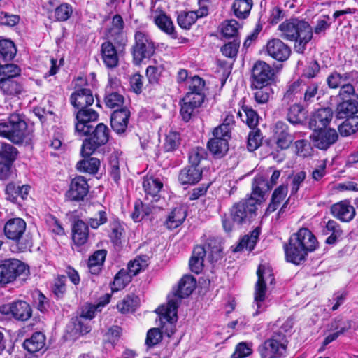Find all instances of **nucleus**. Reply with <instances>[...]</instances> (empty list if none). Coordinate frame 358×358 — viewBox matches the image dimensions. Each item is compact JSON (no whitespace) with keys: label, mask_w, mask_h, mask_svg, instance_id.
I'll use <instances>...</instances> for the list:
<instances>
[{"label":"nucleus","mask_w":358,"mask_h":358,"mask_svg":"<svg viewBox=\"0 0 358 358\" xmlns=\"http://www.w3.org/2000/svg\"><path fill=\"white\" fill-rule=\"evenodd\" d=\"M196 287V280L190 276H184L179 282L178 289L172 296L168 297V303L157 308L155 312L159 315L162 327L169 337L175 332L174 324L178 320V308L181 299L189 296Z\"/></svg>","instance_id":"nucleus-1"},{"label":"nucleus","mask_w":358,"mask_h":358,"mask_svg":"<svg viewBox=\"0 0 358 358\" xmlns=\"http://www.w3.org/2000/svg\"><path fill=\"white\" fill-rule=\"evenodd\" d=\"M317 246L314 234L307 228H301L284 245L285 258L287 262L300 264L305 261L308 252H313Z\"/></svg>","instance_id":"nucleus-2"},{"label":"nucleus","mask_w":358,"mask_h":358,"mask_svg":"<svg viewBox=\"0 0 358 358\" xmlns=\"http://www.w3.org/2000/svg\"><path fill=\"white\" fill-rule=\"evenodd\" d=\"M278 29L281 38L295 41L294 50L298 53H303L306 45L313 38V29L308 22L297 18L287 20L281 23Z\"/></svg>","instance_id":"nucleus-3"},{"label":"nucleus","mask_w":358,"mask_h":358,"mask_svg":"<svg viewBox=\"0 0 358 358\" xmlns=\"http://www.w3.org/2000/svg\"><path fill=\"white\" fill-rule=\"evenodd\" d=\"M0 136L15 144H21L29 143L33 135L24 120L18 114H12L7 122L0 123Z\"/></svg>","instance_id":"nucleus-4"},{"label":"nucleus","mask_w":358,"mask_h":358,"mask_svg":"<svg viewBox=\"0 0 358 358\" xmlns=\"http://www.w3.org/2000/svg\"><path fill=\"white\" fill-rule=\"evenodd\" d=\"M27 223L20 217L8 220L3 227V234L10 241L15 242L20 251L32 246V241L26 234Z\"/></svg>","instance_id":"nucleus-5"},{"label":"nucleus","mask_w":358,"mask_h":358,"mask_svg":"<svg viewBox=\"0 0 358 358\" xmlns=\"http://www.w3.org/2000/svg\"><path fill=\"white\" fill-rule=\"evenodd\" d=\"M257 275L258 280L255 287V303L257 306L254 315H257L260 313L266 310L264 301L266 292V283L269 282L271 285L273 284L275 278L272 273L271 268L268 266L259 265Z\"/></svg>","instance_id":"nucleus-6"},{"label":"nucleus","mask_w":358,"mask_h":358,"mask_svg":"<svg viewBox=\"0 0 358 358\" xmlns=\"http://www.w3.org/2000/svg\"><path fill=\"white\" fill-rule=\"evenodd\" d=\"M20 71L16 64H0V91L4 95L14 96L22 92V85L13 79L20 74Z\"/></svg>","instance_id":"nucleus-7"},{"label":"nucleus","mask_w":358,"mask_h":358,"mask_svg":"<svg viewBox=\"0 0 358 358\" xmlns=\"http://www.w3.org/2000/svg\"><path fill=\"white\" fill-rule=\"evenodd\" d=\"M287 345L286 335L274 331L272 335L258 347L262 358H279L284 355Z\"/></svg>","instance_id":"nucleus-8"},{"label":"nucleus","mask_w":358,"mask_h":358,"mask_svg":"<svg viewBox=\"0 0 358 358\" xmlns=\"http://www.w3.org/2000/svg\"><path fill=\"white\" fill-rule=\"evenodd\" d=\"M110 130L103 123L96 125L88 138L83 141L80 154L83 157H90L100 146L107 143L109 140Z\"/></svg>","instance_id":"nucleus-9"},{"label":"nucleus","mask_w":358,"mask_h":358,"mask_svg":"<svg viewBox=\"0 0 358 358\" xmlns=\"http://www.w3.org/2000/svg\"><path fill=\"white\" fill-rule=\"evenodd\" d=\"M135 43L132 47L134 59L141 62L145 58H150L155 51V45L151 37L145 32L136 31L134 34Z\"/></svg>","instance_id":"nucleus-10"},{"label":"nucleus","mask_w":358,"mask_h":358,"mask_svg":"<svg viewBox=\"0 0 358 358\" xmlns=\"http://www.w3.org/2000/svg\"><path fill=\"white\" fill-rule=\"evenodd\" d=\"M257 204V201L250 198L235 203L231 209V217L233 222L237 224L250 222L251 220L256 215Z\"/></svg>","instance_id":"nucleus-11"},{"label":"nucleus","mask_w":358,"mask_h":358,"mask_svg":"<svg viewBox=\"0 0 358 358\" xmlns=\"http://www.w3.org/2000/svg\"><path fill=\"white\" fill-rule=\"evenodd\" d=\"M213 138L208 141L207 147L215 158H221L229 150L228 140L231 138L229 130L226 126H219L213 130Z\"/></svg>","instance_id":"nucleus-12"},{"label":"nucleus","mask_w":358,"mask_h":358,"mask_svg":"<svg viewBox=\"0 0 358 358\" xmlns=\"http://www.w3.org/2000/svg\"><path fill=\"white\" fill-rule=\"evenodd\" d=\"M275 76L274 69L264 61H257L252 69L251 87H259L269 85Z\"/></svg>","instance_id":"nucleus-13"},{"label":"nucleus","mask_w":358,"mask_h":358,"mask_svg":"<svg viewBox=\"0 0 358 358\" xmlns=\"http://www.w3.org/2000/svg\"><path fill=\"white\" fill-rule=\"evenodd\" d=\"M24 265L17 259H8L0 264V284L13 282L24 270Z\"/></svg>","instance_id":"nucleus-14"},{"label":"nucleus","mask_w":358,"mask_h":358,"mask_svg":"<svg viewBox=\"0 0 358 358\" xmlns=\"http://www.w3.org/2000/svg\"><path fill=\"white\" fill-rule=\"evenodd\" d=\"M98 117V113L89 107L78 110L76 116V132L81 136L90 134L92 127L89 122L97 120Z\"/></svg>","instance_id":"nucleus-15"},{"label":"nucleus","mask_w":358,"mask_h":358,"mask_svg":"<svg viewBox=\"0 0 358 358\" xmlns=\"http://www.w3.org/2000/svg\"><path fill=\"white\" fill-rule=\"evenodd\" d=\"M338 135L334 129H323L313 131L310 136L313 145L320 150H327L338 140Z\"/></svg>","instance_id":"nucleus-16"},{"label":"nucleus","mask_w":358,"mask_h":358,"mask_svg":"<svg viewBox=\"0 0 358 358\" xmlns=\"http://www.w3.org/2000/svg\"><path fill=\"white\" fill-rule=\"evenodd\" d=\"M273 139L278 149L281 150L289 148L294 141L293 136L289 132L287 124L282 121H278L273 128Z\"/></svg>","instance_id":"nucleus-17"},{"label":"nucleus","mask_w":358,"mask_h":358,"mask_svg":"<svg viewBox=\"0 0 358 358\" xmlns=\"http://www.w3.org/2000/svg\"><path fill=\"white\" fill-rule=\"evenodd\" d=\"M89 192V185L85 177L79 176L74 178L70 184L66 196L71 201H82Z\"/></svg>","instance_id":"nucleus-18"},{"label":"nucleus","mask_w":358,"mask_h":358,"mask_svg":"<svg viewBox=\"0 0 358 358\" xmlns=\"http://www.w3.org/2000/svg\"><path fill=\"white\" fill-rule=\"evenodd\" d=\"M1 312L3 314L10 313L15 319L22 321H26L31 316L30 306L23 301L4 305L1 308Z\"/></svg>","instance_id":"nucleus-19"},{"label":"nucleus","mask_w":358,"mask_h":358,"mask_svg":"<svg viewBox=\"0 0 358 358\" xmlns=\"http://www.w3.org/2000/svg\"><path fill=\"white\" fill-rule=\"evenodd\" d=\"M71 103L78 110L88 108L94 102L92 92L89 88L76 87L70 97Z\"/></svg>","instance_id":"nucleus-20"},{"label":"nucleus","mask_w":358,"mask_h":358,"mask_svg":"<svg viewBox=\"0 0 358 358\" xmlns=\"http://www.w3.org/2000/svg\"><path fill=\"white\" fill-rule=\"evenodd\" d=\"M330 211L334 217L343 222H350L356 215L355 208L348 200H343L333 204Z\"/></svg>","instance_id":"nucleus-21"},{"label":"nucleus","mask_w":358,"mask_h":358,"mask_svg":"<svg viewBox=\"0 0 358 358\" xmlns=\"http://www.w3.org/2000/svg\"><path fill=\"white\" fill-rule=\"evenodd\" d=\"M266 52L272 58L279 61H286L290 56V48L278 38L269 40L266 44Z\"/></svg>","instance_id":"nucleus-22"},{"label":"nucleus","mask_w":358,"mask_h":358,"mask_svg":"<svg viewBox=\"0 0 358 358\" xmlns=\"http://www.w3.org/2000/svg\"><path fill=\"white\" fill-rule=\"evenodd\" d=\"M30 186L28 185H17L13 182L8 183L5 188L6 200L19 205L26 200L29 196Z\"/></svg>","instance_id":"nucleus-23"},{"label":"nucleus","mask_w":358,"mask_h":358,"mask_svg":"<svg viewBox=\"0 0 358 358\" xmlns=\"http://www.w3.org/2000/svg\"><path fill=\"white\" fill-rule=\"evenodd\" d=\"M130 111L127 108L116 109L110 117V125L118 135L125 134L128 127Z\"/></svg>","instance_id":"nucleus-24"},{"label":"nucleus","mask_w":358,"mask_h":358,"mask_svg":"<svg viewBox=\"0 0 358 358\" xmlns=\"http://www.w3.org/2000/svg\"><path fill=\"white\" fill-rule=\"evenodd\" d=\"M186 94L181 104L180 115L184 121L188 122L194 115L195 110L200 107L203 103L202 96L199 94Z\"/></svg>","instance_id":"nucleus-25"},{"label":"nucleus","mask_w":358,"mask_h":358,"mask_svg":"<svg viewBox=\"0 0 358 358\" xmlns=\"http://www.w3.org/2000/svg\"><path fill=\"white\" fill-rule=\"evenodd\" d=\"M332 117L333 111L330 108L318 109L310 118L309 128L313 131L326 129Z\"/></svg>","instance_id":"nucleus-26"},{"label":"nucleus","mask_w":358,"mask_h":358,"mask_svg":"<svg viewBox=\"0 0 358 358\" xmlns=\"http://www.w3.org/2000/svg\"><path fill=\"white\" fill-rule=\"evenodd\" d=\"M143 187L145 193V200L150 202L157 201L159 199V192L163 187V182L160 179L152 176H146L143 178Z\"/></svg>","instance_id":"nucleus-27"},{"label":"nucleus","mask_w":358,"mask_h":358,"mask_svg":"<svg viewBox=\"0 0 358 358\" xmlns=\"http://www.w3.org/2000/svg\"><path fill=\"white\" fill-rule=\"evenodd\" d=\"M271 189L268 180L263 175L259 174L253 179L252 191L250 198L259 203L264 199L265 193Z\"/></svg>","instance_id":"nucleus-28"},{"label":"nucleus","mask_w":358,"mask_h":358,"mask_svg":"<svg viewBox=\"0 0 358 358\" xmlns=\"http://www.w3.org/2000/svg\"><path fill=\"white\" fill-rule=\"evenodd\" d=\"M23 347L30 354L43 353L45 350V336L40 331L34 332L24 341Z\"/></svg>","instance_id":"nucleus-29"},{"label":"nucleus","mask_w":358,"mask_h":358,"mask_svg":"<svg viewBox=\"0 0 358 358\" xmlns=\"http://www.w3.org/2000/svg\"><path fill=\"white\" fill-rule=\"evenodd\" d=\"M202 178V170L192 165L182 169L178 174V180L182 185H194Z\"/></svg>","instance_id":"nucleus-30"},{"label":"nucleus","mask_w":358,"mask_h":358,"mask_svg":"<svg viewBox=\"0 0 358 358\" xmlns=\"http://www.w3.org/2000/svg\"><path fill=\"white\" fill-rule=\"evenodd\" d=\"M324 224L322 234L324 236H327L325 243L329 245L335 244L343 234L340 224L333 220H329L327 222H324Z\"/></svg>","instance_id":"nucleus-31"},{"label":"nucleus","mask_w":358,"mask_h":358,"mask_svg":"<svg viewBox=\"0 0 358 358\" xmlns=\"http://www.w3.org/2000/svg\"><path fill=\"white\" fill-rule=\"evenodd\" d=\"M101 57L105 65L110 69L118 65L119 58L117 50L111 42H104L101 45Z\"/></svg>","instance_id":"nucleus-32"},{"label":"nucleus","mask_w":358,"mask_h":358,"mask_svg":"<svg viewBox=\"0 0 358 358\" xmlns=\"http://www.w3.org/2000/svg\"><path fill=\"white\" fill-rule=\"evenodd\" d=\"M206 248V256L211 264L222 258V247L220 241L215 238H209L203 246Z\"/></svg>","instance_id":"nucleus-33"},{"label":"nucleus","mask_w":358,"mask_h":358,"mask_svg":"<svg viewBox=\"0 0 358 358\" xmlns=\"http://www.w3.org/2000/svg\"><path fill=\"white\" fill-rule=\"evenodd\" d=\"M107 255L105 249L98 250L90 256L87 262L89 271L93 275H98L102 271L103 266Z\"/></svg>","instance_id":"nucleus-34"},{"label":"nucleus","mask_w":358,"mask_h":358,"mask_svg":"<svg viewBox=\"0 0 358 358\" xmlns=\"http://www.w3.org/2000/svg\"><path fill=\"white\" fill-rule=\"evenodd\" d=\"M358 112V102L356 100H344L336 108V117L338 119H345L355 115Z\"/></svg>","instance_id":"nucleus-35"},{"label":"nucleus","mask_w":358,"mask_h":358,"mask_svg":"<svg viewBox=\"0 0 358 358\" xmlns=\"http://www.w3.org/2000/svg\"><path fill=\"white\" fill-rule=\"evenodd\" d=\"M187 217L184 207L180 206L174 208L168 215L164 224L169 229H174L180 226Z\"/></svg>","instance_id":"nucleus-36"},{"label":"nucleus","mask_w":358,"mask_h":358,"mask_svg":"<svg viewBox=\"0 0 358 358\" xmlns=\"http://www.w3.org/2000/svg\"><path fill=\"white\" fill-rule=\"evenodd\" d=\"M206 257V248L202 245L196 246L189 259V265L192 272L199 274L203 268L204 257Z\"/></svg>","instance_id":"nucleus-37"},{"label":"nucleus","mask_w":358,"mask_h":358,"mask_svg":"<svg viewBox=\"0 0 358 358\" xmlns=\"http://www.w3.org/2000/svg\"><path fill=\"white\" fill-rule=\"evenodd\" d=\"M72 232V238L75 244L82 245L87 242L89 235L88 225L83 220H78L75 222Z\"/></svg>","instance_id":"nucleus-38"},{"label":"nucleus","mask_w":358,"mask_h":358,"mask_svg":"<svg viewBox=\"0 0 358 358\" xmlns=\"http://www.w3.org/2000/svg\"><path fill=\"white\" fill-rule=\"evenodd\" d=\"M155 24L157 27L166 34L171 36L172 38L177 37L176 32L175 31L174 25L171 19L165 13H162L154 17Z\"/></svg>","instance_id":"nucleus-39"},{"label":"nucleus","mask_w":358,"mask_h":358,"mask_svg":"<svg viewBox=\"0 0 358 358\" xmlns=\"http://www.w3.org/2000/svg\"><path fill=\"white\" fill-rule=\"evenodd\" d=\"M124 27V23L121 15H115L112 19L111 27L108 30V37L115 41H121L123 37Z\"/></svg>","instance_id":"nucleus-40"},{"label":"nucleus","mask_w":358,"mask_h":358,"mask_svg":"<svg viewBox=\"0 0 358 358\" xmlns=\"http://www.w3.org/2000/svg\"><path fill=\"white\" fill-rule=\"evenodd\" d=\"M86 157V159L80 160L77 163V169L83 173H96L100 166V160L96 157Z\"/></svg>","instance_id":"nucleus-41"},{"label":"nucleus","mask_w":358,"mask_h":358,"mask_svg":"<svg viewBox=\"0 0 358 358\" xmlns=\"http://www.w3.org/2000/svg\"><path fill=\"white\" fill-rule=\"evenodd\" d=\"M287 194V186L280 185L278 188H276L272 194L271 201L266 209V213H271L275 211L279 205L280 204V203L284 200Z\"/></svg>","instance_id":"nucleus-42"},{"label":"nucleus","mask_w":358,"mask_h":358,"mask_svg":"<svg viewBox=\"0 0 358 358\" xmlns=\"http://www.w3.org/2000/svg\"><path fill=\"white\" fill-rule=\"evenodd\" d=\"M252 0H234L232 10L236 17L240 19L246 18L252 6Z\"/></svg>","instance_id":"nucleus-43"},{"label":"nucleus","mask_w":358,"mask_h":358,"mask_svg":"<svg viewBox=\"0 0 358 358\" xmlns=\"http://www.w3.org/2000/svg\"><path fill=\"white\" fill-rule=\"evenodd\" d=\"M350 78L351 75L350 73H341L337 71H334L328 76L327 83L330 88L336 89L341 87L346 82H349Z\"/></svg>","instance_id":"nucleus-44"},{"label":"nucleus","mask_w":358,"mask_h":358,"mask_svg":"<svg viewBox=\"0 0 358 358\" xmlns=\"http://www.w3.org/2000/svg\"><path fill=\"white\" fill-rule=\"evenodd\" d=\"M345 119L339 125L338 131L342 136H349L358 131V116Z\"/></svg>","instance_id":"nucleus-45"},{"label":"nucleus","mask_w":358,"mask_h":358,"mask_svg":"<svg viewBox=\"0 0 358 358\" xmlns=\"http://www.w3.org/2000/svg\"><path fill=\"white\" fill-rule=\"evenodd\" d=\"M17 52L13 41L10 40L0 41V57L5 62L11 61Z\"/></svg>","instance_id":"nucleus-46"},{"label":"nucleus","mask_w":358,"mask_h":358,"mask_svg":"<svg viewBox=\"0 0 358 358\" xmlns=\"http://www.w3.org/2000/svg\"><path fill=\"white\" fill-rule=\"evenodd\" d=\"M189 85V92L186 94L197 95L199 94L202 96L203 101H204V94L203 90L205 86L204 80L198 76H194L187 80Z\"/></svg>","instance_id":"nucleus-47"},{"label":"nucleus","mask_w":358,"mask_h":358,"mask_svg":"<svg viewBox=\"0 0 358 358\" xmlns=\"http://www.w3.org/2000/svg\"><path fill=\"white\" fill-rule=\"evenodd\" d=\"M138 304V298L134 295H127L117 304L118 310L124 314L135 310Z\"/></svg>","instance_id":"nucleus-48"},{"label":"nucleus","mask_w":358,"mask_h":358,"mask_svg":"<svg viewBox=\"0 0 358 358\" xmlns=\"http://www.w3.org/2000/svg\"><path fill=\"white\" fill-rule=\"evenodd\" d=\"M319 84L312 83L306 86L301 103L303 106H308L318 99Z\"/></svg>","instance_id":"nucleus-49"},{"label":"nucleus","mask_w":358,"mask_h":358,"mask_svg":"<svg viewBox=\"0 0 358 358\" xmlns=\"http://www.w3.org/2000/svg\"><path fill=\"white\" fill-rule=\"evenodd\" d=\"M199 18V13L194 11L182 12L178 16V25L185 29H189Z\"/></svg>","instance_id":"nucleus-50"},{"label":"nucleus","mask_w":358,"mask_h":358,"mask_svg":"<svg viewBox=\"0 0 358 358\" xmlns=\"http://www.w3.org/2000/svg\"><path fill=\"white\" fill-rule=\"evenodd\" d=\"M131 280L130 275L124 269H121L115 276L112 283L113 292L124 289Z\"/></svg>","instance_id":"nucleus-51"},{"label":"nucleus","mask_w":358,"mask_h":358,"mask_svg":"<svg viewBox=\"0 0 358 358\" xmlns=\"http://www.w3.org/2000/svg\"><path fill=\"white\" fill-rule=\"evenodd\" d=\"M148 266L147 257H139L128 263L127 273L130 275L131 278L136 275L141 270L145 268Z\"/></svg>","instance_id":"nucleus-52"},{"label":"nucleus","mask_w":358,"mask_h":358,"mask_svg":"<svg viewBox=\"0 0 358 358\" xmlns=\"http://www.w3.org/2000/svg\"><path fill=\"white\" fill-rule=\"evenodd\" d=\"M105 103L110 108H121L124 104V98L118 92L106 91L104 98Z\"/></svg>","instance_id":"nucleus-53"},{"label":"nucleus","mask_w":358,"mask_h":358,"mask_svg":"<svg viewBox=\"0 0 358 358\" xmlns=\"http://www.w3.org/2000/svg\"><path fill=\"white\" fill-rule=\"evenodd\" d=\"M180 135L175 131H170L166 136L164 148L166 152L176 150L180 144Z\"/></svg>","instance_id":"nucleus-54"},{"label":"nucleus","mask_w":358,"mask_h":358,"mask_svg":"<svg viewBox=\"0 0 358 358\" xmlns=\"http://www.w3.org/2000/svg\"><path fill=\"white\" fill-rule=\"evenodd\" d=\"M207 157L206 149L202 147L192 148L189 152V163L194 166L199 167L200 162Z\"/></svg>","instance_id":"nucleus-55"},{"label":"nucleus","mask_w":358,"mask_h":358,"mask_svg":"<svg viewBox=\"0 0 358 358\" xmlns=\"http://www.w3.org/2000/svg\"><path fill=\"white\" fill-rule=\"evenodd\" d=\"M17 155V150L11 144L3 143L0 150V159L13 162Z\"/></svg>","instance_id":"nucleus-56"},{"label":"nucleus","mask_w":358,"mask_h":358,"mask_svg":"<svg viewBox=\"0 0 358 358\" xmlns=\"http://www.w3.org/2000/svg\"><path fill=\"white\" fill-rule=\"evenodd\" d=\"M295 152L301 157H308L312 155L313 148L308 140H297L294 143Z\"/></svg>","instance_id":"nucleus-57"},{"label":"nucleus","mask_w":358,"mask_h":358,"mask_svg":"<svg viewBox=\"0 0 358 358\" xmlns=\"http://www.w3.org/2000/svg\"><path fill=\"white\" fill-rule=\"evenodd\" d=\"M302 108L299 105L292 106L287 113V120L294 125L301 124L303 122V116L301 113Z\"/></svg>","instance_id":"nucleus-58"},{"label":"nucleus","mask_w":358,"mask_h":358,"mask_svg":"<svg viewBox=\"0 0 358 358\" xmlns=\"http://www.w3.org/2000/svg\"><path fill=\"white\" fill-rule=\"evenodd\" d=\"M259 234L260 229L259 228L255 229L250 235H246L241 239L238 246L245 248L249 250H253L257 242Z\"/></svg>","instance_id":"nucleus-59"},{"label":"nucleus","mask_w":358,"mask_h":358,"mask_svg":"<svg viewBox=\"0 0 358 358\" xmlns=\"http://www.w3.org/2000/svg\"><path fill=\"white\" fill-rule=\"evenodd\" d=\"M238 29V23L235 20L224 21L221 24V33L226 38L234 37Z\"/></svg>","instance_id":"nucleus-60"},{"label":"nucleus","mask_w":358,"mask_h":358,"mask_svg":"<svg viewBox=\"0 0 358 358\" xmlns=\"http://www.w3.org/2000/svg\"><path fill=\"white\" fill-rule=\"evenodd\" d=\"M262 140V134L259 129L252 130L248 137L247 148L250 152L257 150L261 145Z\"/></svg>","instance_id":"nucleus-61"},{"label":"nucleus","mask_w":358,"mask_h":358,"mask_svg":"<svg viewBox=\"0 0 358 358\" xmlns=\"http://www.w3.org/2000/svg\"><path fill=\"white\" fill-rule=\"evenodd\" d=\"M306 178V173L304 171H300L292 176H290V193L291 195L296 194L299 191L301 184L304 182Z\"/></svg>","instance_id":"nucleus-62"},{"label":"nucleus","mask_w":358,"mask_h":358,"mask_svg":"<svg viewBox=\"0 0 358 358\" xmlns=\"http://www.w3.org/2000/svg\"><path fill=\"white\" fill-rule=\"evenodd\" d=\"M257 91L254 94L255 101L258 103H266L272 94V90L269 85H264V87H255Z\"/></svg>","instance_id":"nucleus-63"},{"label":"nucleus","mask_w":358,"mask_h":358,"mask_svg":"<svg viewBox=\"0 0 358 358\" xmlns=\"http://www.w3.org/2000/svg\"><path fill=\"white\" fill-rule=\"evenodd\" d=\"M108 221L107 213L105 210H99L94 217H90L87 220V224L91 228L96 229L99 226L106 223Z\"/></svg>","instance_id":"nucleus-64"}]
</instances>
